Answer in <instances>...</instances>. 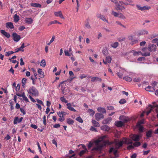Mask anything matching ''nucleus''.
I'll use <instances>...</instances> for the list:
<instances>
[{"instance_id":"f257e3e1","label":"nucleus","mask_w":158,"mask_h":158,"mask_svg":"<svg viewBox=\"0 0 158 158\" xmlns=\"http://www.w3.org/2000/svg\"><path fill=\"white\" fill-rule=\"evenodd\" d=\"M27 92L28 94H31L35 96H37L39 95L38 90L34 86L30 87L29 90H27Z\"/></svg>"},{"instance_id":"f03ea898","label":"nucleus","mask_w":158,"mask_h":158,"mask_svg":"<svg viewBox=\"0 0 158 158\" xmlns=\"http://www.w3.org/2000/svg\"><path fill=\"white\" fill-rule=\"evenodd\" d=\"M142 135H141L132 134L131 138L135 141H139L140 138H141Z\"/></svg>"},{"instance_id":"7ed1b4c3","label":"nucleus","mask_w":158,"mask_h":158,"mask_svg":"<svg viewBox=\"0 0 158 158\" xmlns=\"http://www.w3.org/2000/svg\"><path fill=\"white\" fill-rule=\"evenodd\" d=\"M147 49L150 52H155L156 50V46L153 44H149Z\"/></svg>"},{"instance_id":"20e7f679","label":"nucleus","mask_w":158,"mask_h":158,"mask_svg":"<svg viewBox=\"0 0 158 158\" xmlns=\"http://www.w3.org/2000/svg\"><path fill=\"white\" fill-rule=\"evenodd\" d=\"M104 145L103 144H99L96 146V147L93 148L92 150L94 151L95 150L97 151L101 152L102 149V148Z\"/></svg>"},{"instance_id":"39448f33","label":"nucleus","mask_w":158,"mask_h":158,"mask_svg":"<svg viewBox=\"0 0 158 158\" xmlns=\"http://www.w3.org/2000/svg\"><path fill=\"white\" fill-rule=\"evenodd\" d=\"M12 36L13 37V40L17 42L19 41L21 38L20 36L15 32L13 33Z\"/></svg>"},{"instance_id":"423d86ee","label":"nucleus","mask_w":158,"mask_h":158,"mask_svg":"<svg viewBox=\"0 0 158 158\" xmlns=\"http://www.w3.org/2000/svg\"><path fill=\"white\" fill-rule=\"evenodd\" d=\"M95 119L97 121H99L101 119L103 118L104 115L100 113H97L95 114Z\"/></svg>"},{"instance_id":"0eeeda50","label":"nucleus","mask_w":158,"mask_h":158,"mask_svg":"<svg viewBox=\"0 0 158 158\" xmlns=\"http://www.w3.org/2000/svg\"><path fill=\"white\" fill-rule=\"evenodd\" d=\"M136 6L138 10H140L141 11H143L144 10H149L151 8L150 6H146L141 7L140 5H136Z\"/></svg>"},{"instance_id":"6e6552de","label":"nucleus","mask_w":158,"mask_h":158,"mask_svg":"<svg viewBox=\"0 0 158 158\" xmlns=\"http://www.w3.org/2000/svg\"><path fill=\"white\" fill-rule=\"evenodd\" d=\"M73 105V103H67L66 104L67 108L70 111H73L74 112H76L77 110L75 109L74 108L72 107V106Z\"/></svg>"},{"instance_id":"1a4fd4ad","label":"nucleus","mask_w":158,"mask_h":158,"mask_svg":"<svg viewBox=\"0 0 158 158\" xmlns=\"http://www.w3.org/2000/svg\"><path fill=\"white\" fill-rule=\"evenodd\" d=\"M115 148L118 149L120 147H122L123 143V141H121L118 142L115 141Z\"/></svg>"},{"instance_id":"9d476101","label":"nucleus","mask_w":158,"mask_h":158,"mask_svg":"<svg viewBox=\"0 0 158 158\" xmlns=\"http://www.w3.org/2000/svg\"><path fill=\"white\" fill-rule=\"evenodd\" d=\"M57 114L60 117H62L63 118H64V116L67 114H68L69 113L64 111H59L57 112Z\"/></svg>"},{"instance_id":"9b49d317","label":"nucleus","mask_w":158,"mask_h":158,"mask_svg":"<svg viewBox=\"0 0 158 158\" xmlns=\"http://www.w3.org/2000/svg\"><path fill=\"white\" fill-rule=\"evenodd\" d=\"M112 152H113L114 155H115L117 154L118 152V149H116V148H114L113 147H111L110 148L109 151V153L110 154H111Z\"/></svg>"},{"instance_id":"f8f14e48","label":"nucleus","mask_w":158,"mask_h":158,"mask_svg":"<svg viewBox=\"0 0 158 158\" xmlns=\"http://www.w3.org/2000/svg\"><path fill=\"white\" fill-rule=\"evenodd\" d=\"M123 143L125 144H132L133 142L132 141L129 139H127V138H123Z\"/></svg>"},{"instance_id":"ddd939ff","label":"nucleus","mask_w":158,"mask_h":158,"mask_svg":"<svg viewBox=\"0 0 158 158\" xmlns=\"http://www.w3.org/2000/svg\"><path fill=\"white\" fill-rule=\"evenodd\" d=\"M23 119V118L22 117H21L19 119V117L18 116L15 117L14 119V124H17V123H20L22 121Z\"/></svg>"},{"instance_id":"4468645a","label":"nucleus","mask_w":158,"mask_h":158,"mask_svg":"<svg viewBox=\"0 0 158 158\" xmlns=\"http://www.w3.org/2000/svg\"><path fill=\"white\" fill-rule=\"evenodd\" d=\"M133 2V1L132 0H124V2H122L123 4H124L125 5H131L132 6H134V4H131V3Z\"/></svg>"},{"instance_id":"2eb2a0df","label":"nucleus","mask_w":158,"mask_h":158,"mask_svg":"<svg viewBox=\"0 0 158 158\" xmlns=\"http://www.w3.org/2000/svg\"><path fill=\"white\" fill-rule=\"evenodd\" d=\"M55 15L57 17H59L62 19H64V18L60 11L54 12Z\"/></svg>"},{"instance_id":"dca6fc26","label":"nucleus","mask_w":158,"mask_h":158,"mask_svg":"<svg viewBox=\"0 0 158 158\" xmlns=\"http://www.w3.org/2000/svg\"><path fill=\"white\" fill-rule=\"evenodd\" d=\"M1 33L6 37L7 38H8L10 36V34L6 32L4 30H1L0 31Z\"/></svg>"},{"instance_id":"f3484780","label":"nucleus","mask_w":158,"mask_h":158,"mask_svg":"<svg viewBox=\"0 0 158 158\" xmlns=\"http://www.w3.org/2000/svg\"><path fill=\"white\" fill-rule=\"evenodd\" d=\"M116 9L117 10H119L121 11H122L123 10L125 9V8L123 6L120 5L118 4H116Z\"/></svg>"},{"instance_id":"a211bd4d","label":"nucleus","mask_w":158,"mask_h":158,"mask_svg":"<svg viewBox=\"0 0 158 158\" xmlns=\"http://www.w3.org/2000/svg\"><path fill=\"white\" fill-rule=\"evenodd\" d=\"M25 22V23L28 24H31L33 22V20L31 18H26Z\"/></svg>"},{"instance_id":"6ab92c4d","label":"nucleus","mask_w":158,"mask_h":158,"mask_svg":"<svg viewBox=\"0 0 158 158\" xmlns=\"http://www.w3.org/2000/svg\"><path fill=\"white\" fill-rule=\"evenodd\" d=\"M6 26L7 28H10L11 29L14 28L13 23L11 22L6 23Z\"/></svg>"},{"instance_id":"aec40b11","label":"nucleus","mask_w":158,"mask_h":158,"mask_svg":"<svg viewBox=\"0 0 158 158\" xmlns=\"http://www.w3.org/2000/svg\"><path fill=\"white\" fill-rule=\"evenodd\" d=\"M38 72L39 74V77L41 78H43L44 77V73L42 71V69H39L38 70Z\"/></svg>"},{"instance_id":"412c9836","label":"nucleus","mask_w":158,"mask_h":158,"mask_svg":"<svg viewBox=\"0 0 158 158\" xmlns=\"http://www.w3.org/2000/svg\"><path fill=\"white\" fill-rule=\"evenodd\" d=\"M124 123L121 121H116L115 122V125L117 127H121L123 125Z\"/></svg>"},{"instance_id":"4be33fe9","label":"nucleus","mask_w":158,"mask_h":158,"mask_svg":"<svg viewBox=\"0 0 158 158\" xmlns=\"http://www.w3.org/2000/svg\"><path fill=\"white\" fill-rule=\"evenodd\" d=\"M145 90L147 91L150 92H154L155 91L154 88L149 85L145 88Z\"/></svg>"},{"instance_id":"5701e85b","label":"nucleus","mask_w":158,"mask_h":158,"mask_svg":"<svg viewBox=\"0 0 158 158\" xmlns=\"http://www.w3.org/2000/svg\"><path fill=\"white\" fill-rule=\"evenodd\" d=\"M91 81L92 82H94L96 81H99L101 82L102 81V79L100 78L94 77L91 78Z\"/></svg>"},{"instance_id":"b1692460","label":"nucleus","mask_w":158,"mask_h":158,"mask_svg":"<svg viewBox=\"0 0 158 158\" xmlns=\"http://www.w3.org/2000/svg\"><path fill=\"white\" fill-rule=\"evenodd\" d=\"M112 119L111 118H109L106 119L104 120L102 123L103 124H108L110 123V121Z\"/></svg>"},{"instance_id":"393cba45","label":"nucleus","mask_w":158,"mask_h":158,"mask_svg":"<svg viewBox=\"0 0 158 158\" xmlns=\"http://www.w3.org/2000/svg\"><path fill=\"white\" fill-rule=\"evenodd\" d=\"M101 128V130L107 131H109L110 129V127L107 125L102 126Z\"/></svg>"},{"instance_id":"a878e982","label":"nucleus","mask_w":158,"mask_h":158,"mask_svg":"<svg viewBox=\"0 0 158 158\" xmlns=\"http://www.w3.org/2000/svg\"><path fill=\"white\" fill-rule=\"evenodd\" d=\"M97 17L98 18H100L101 19H102L103 21H104V22H107V23H108V20H107L105 18V17L103 15H99Z\"/></svg>"},{"instance_id":"bb28decb","label":"nucleus","mask_w":158,"mask_h":158,"mask_svg":"<svg viewBox=\"0 0 158 158\" xmlns=\"http://www.w3.org/2000/svg\"><path fill=\"white\" fill-rule=\"evenodd\" d=\"M148 31L145 30H142L139 31L138 34L139 35H143L145 34H148Z\"/></svg>"},{"instance_id":"cd10ccee","label":"nucleus","mask_w":158,"mask_h":158,"mask_svg":"<svg viewBox=\"0 0 158 158\" xmlns=\"http://www.w3.org/2000/svg\"><path fill=\"white\" fill-rule=\"evenodd\" d=\"M66 122L69 125H73L74 123V121L70 118L66 119Z\"/></svg>"},{"instance_id":"c85d7f7f","label":"nucleus","mask_w":158,"mask_h":158,"mask_svg":"<svg viewBox=\"0 0 158 158\" xmlns=\"http://www.w3.org/2000/svg\"><path fill=\"white\" fill-rule=\"evenodd\" d=\"M97 110L99 112L102 113H106V111L105 109L101 107H98L97 109Z\"/></svg>"},{"instance_id":"c756f323","label":"nucleus","mask_w":158,"mask_h":158,"mask_svg":"<svg viewBox=\"0 0 158 158\" xmlns=\"http://www.w3.org/2000/svg\"><path fill=\"white\" fill-rule=\"evenodd\" d=\"M31 5L32 6L34 7H38L41 8L42 7L41 5L38 3H32Z\"/></svg>"},{"instance_id":"7c9ffc66","label":"nucleus","mask_w":158,"mask_h":158,"mask_svg":"<svg viewBox=\"0 0 158 158\" xmlns=\"http://www.w3.org/2000/svg\"><path fill=\"white\" fill-rule=\"evenodd\" d=\"M92 122L93 124V125L95 127H99L100 125L99 123L96 121L95 120H92Z\"/></svg>"},{"instance_id":"2f4dec72","label":"nucleus","mask_w":158,"mask_h":158,"mask_svg":"<svg viewBox=\"0 0 158 158\" xmlns=\"http://www.w3.org/2000/svg\"><path fill=\"white\" fill-rule=\"evenodd\" d=\"M14 21L16 23L18 22L19 20V15H17V14H15L14 17Z\"/></svg>"},{"instance_id":"473e14b6","label":"nucleus","mask_w":158,"mask_h":158,"mask_svg":"<svg viewBox=\"0 0 158 158\" xmlns=\"http://www.w3.org/2000/svg\"><path fill=\"white\" fill-rule=\"evenodd\" d=\"M27 79L25 78H23L22 80V85L24 88L25 87V85L26 83Z\"/></svg>"},{"instance_id":"72a5a7b5","label":"nucleus","mask_w":158,"mask_h":158,"mask_svg":"<svg viewBox=\"0 0 158 158\" xmlns=\"http://www.w3.org/2000/svg\"><path fill=\"white\" fill-rule=\"evenodd\" d=\"M152 131L151 130L148 131L146 133V136L147 138H150L152 136Z\"/></svg>"},{"instance_id":"f704fd0d","label":"nucleus","mask_w":158,"mask_h":158,"mask_svg":"<svg viewBox=\"0 0 158 158\" xmlns=\"http://www.w3.org/2000/svg\"><path fill=\"white\" fill-rule=\"evenodd\" d=\"M118 45V42H115L112 43L111 46L114 48H116Z\"/></svg>"},{"instance_id":"c9c22d12","label":"nucleus","mask_w":158,"mask_h":158,"mask_svg":"<svg viewBox=\"0 0 158 158\" xmlns=\"http://www.w3.org/2000/svg\"><path fill=\"white\" fill-rule=\"evenodd\" d=\"M88 112L89 113L90 115L93 116L95 114V111L92 109H89L88 110Z\"/></svg>"},{"instance_id":"e433bc0d","label":"nucleus","mask_w":158,"mask_h":158,"mask_svg":"<svg viewBox=\"0 0 158 158\" xmlns=\"http://www.w3.org/2000/svg\"><path fill=\"white\" fill-rule=\"evenodd\" d=\"M135 142L133 144V145L134 147H138L140 145L141 143H140V142H139V141H135Z\"/></svg>"},{"instance_id":"4c0bfd02","label":"nucleus","mask_w":158,"mask_h":158,"mask_svg":"<svg viewBox=\"0 0 158 158\" xmlns=\"http://www.w3.org/2000/svg\"><path fill=\"white\" fill-rule=\"evenodd\" d=\"M123 79L127 81H132V78L131 77L127 76L123 77Z\"/></svg>"},{"instance_id":"58836bf2","label":"nucleus","mask_w":158,"mask_h":158,"mask_svg":"<svg viewBox=\"0 0 158 158\" xmlns=\"http://www.w3.org/2000/svg\"><path fill=\"white\" fill-rule=\"evenodd\" d=\"M139 53H141V55L144 56H149L150 55V53L149 52H146L144 53H142L141 52H139Z\"/></svg>"},{"instance_id":"ea45409f","label":"nucleus","mask_w":158,"mask_h":158,"mask_svg":"<svg viewBox=\"0 0 158 158\" xmlns=\"http://www.w3.org/2000/svg\"><path fill=\"white\" fill-rule=\"evenodd\" d=\"M149 106L151 108L150 109V110L146 112V114L147 115H148V114L151 112V111L153 109V106L152 105H150Z\"/></svg>"},{"instance_id":"a19ab883","label":"nucleus","mask_w":158,"mask_h":158,"mask_svg":"<svg viewBox=\"0 0 158 158\" xmlns=\"http://www.w3.org/2000/svg\"><path fill=\"white\" fill-rule=\"evenodd\" d=\"M40 66L43 67H45L46 65L45 61L44 59H43L41 62Z\"/></svg>"},{"instance_id":"79ce46f5","label":"nucleus","mask_w":158,"mask_h":158,"mask_svg":"<svg viewBox=\"0 0 158 158\" xmlns=\"http://www.w3.org/2000/svg\"><path fill=\"white\" fill-rule=\"evenodd\" d=\"M106 60L107 63H110L111 62L112 59L110 56H108L106 57Z\"/></svg>"},{"instance_id":"37998d69","label":"nucleus","mask_w":158,"mask_h":158,"mask_svg":"<svg viewBox=\"0 0 158 158\" xmlns=\"http://www.w3.org/2000/svg\"><path fill=\"white\" fill-rule=\"evenodd\" d=\"M111 14L115 17H118L119 13H118L115 11H114V10H112Z\"/></svg>"},{"instance_id":"c03bdc74","label":"nucleus","mask_w":158,"mask_h":158,"mask_svg":"<svg viewBox=\"0 0 158 158\" xmlns=\"http://www.w3.org/2000/svg\"><path fill=\"white\" fill-rule=\"evenodd\" d=\"M126 102V101L125 99L122 98L119 101V103L120 104H123Z\"/></svg>"},{"instance_id":"a18cd8bd","label":"nucleus","mask_w":158,"mask_h":158,"mask_svg":"<svg viewBox=\"0 0 158 158\" xmlns=\"http://www.w3.org/2000/svg\"><path fill=\"white\" fill-rule=\"evenodd\" d=\"M87 151L85 150H82L81 151L79 154V155L80 156H81L82 155L84 154Z\"/></svg>"},{"instance_id":"49530a36","label":"nucleus","mask_w":158,"mask_h":158,"mask_svg":"<svg viewBox=\"0 0 158 158\" xmlns=\"http://www.w3.org/2000/svg\"><path fill=\"white\" fill-rule=\"evenodd\" d=\"M60 100L62 102L65 103H67L68 102V100H66L64 97H61L60 98Z\"/></svg>"},{"instance_id":"de8ad7c7","label":"nucleus","mask_w":158,"mask_h":158,"mask_svg":"<svg viewBox=\"0 0 158 158\" xmlns=\"http://www.w3.org/2000/svg\"><path fill=\"white\" fill-rule=\"evenodd\" d=\"M123 72H121L120 71L119 72H118L117 73V75L118 76V77L119 78H122V76L123 75Z\"/></svg>"},{"instance_id":"09e8293b","label":"nucleus","mask_w":158,"mask_h":158,"mask_svg":"<svg viewBox=\"0 0 158 158\" xmlns=\"http://www.w3.org/2000/svg\"><path fill=\"white\" fill-rule=\"evenodd\" d=\"M36 100L38 103L42 105V106H44V103L42 101L40 100L38 98L36 99Z\"/></svg>"},{"instance_id":"8fccbe9b","label":"nucleus","mask_w":158,"mask_h":158,"mask_svg":"<svg viewBox=\"0 0 158 158\" xmlns=\"http://www.w3.org/2000/svg\"><path fill=\"white\" fill-rule=\"evenodd\" d=\"M16 95L19 97H22V98L26 96L24 92H23L22 94H20L19 93H17L16 94Z\"/></svg>"},{"instance_id":"3c124183","label":"nucleus","mask_w":158,"mask_h":158,"mask_svg":"<svg viewBox=\"0 0 158 158\" xmlns=\"http://www.w3.org/2000/svg\"><path fill=\"white\" fill-rule=\"evenodd\" d=\"M76 119L80 123H82L83 122V120L82 119L80 116L77 118Z\"/></svg>"},{"instance_id":"603ef678","label":"nucleus","mask_w":158,"mask_h":158,"mask_svg":"<svg viewBox=\"0 0 158 158\" xmlns=\"http://www.w3.org/2000/svg\"><path fill=\"white\" fill-rule=\"evenodd\" d=\"M20 84H18L15 87V90L16 91H18L20 89Z\"/></svg>"},{"instance_id":"864d4df0","label":"nucleus","mask_w":158,"mask_h":158,"mask_svg":"<svg viewBox=\"0 0 158 158\" xmlns=\"http://www.w3.org/2000/svg\"><path fill=\"white\" fill-rule=\"evenodd\" d=\"M138 40H134L133 41L131 42L130 43V44L131 45H133L134 44H136L138 43Z\"/></svg>"},{"instance_id":"5fc2aeb1","label":"nucleus","mask_w":158,"mask_h":158,"mask_svg":"<svg viewBox=\"0 0 158 158\" xmlns=\"http://www.w3.org/2000/svg\"><path fill=\"white\" fill-rule=\"evenodd\" d=\"M31 70L32 71L33 73L34 74V75L35 77H36V76L37 75V73H36V71L35 70V69L34 68H31ZM36 78H37L36 77Z\"/></svg>"},{"instance_id":"6e6d98bb","label":"nucleus","mask_w":158,"mask_h":158,"mask_svg":"<svg viewBox=\"0 0 158 158\" xmlns=\"http://www.w3.org/2000/svg\"><path fill=\"white\" fill-rule=\"evenodd\" d=\"M118 17L122 19H126L125 17L121 13H119Z\"/></svg>"},{"instance_id":"4d7b16f0","label":"nucleus","mask_w":158,"mask_h":158,"mask_svg":"<svg viewBox=\"0 0 158 158\" xmlns=\"http://www.w3.org/2000/svg\"><path fill=\"white\" fill-rule=\"evenodd\" d=\"M139 126V131L141 132H143V127L141 125Z\"/></svg>"},{"instance_id":"13d9d810","label":"nucleus","mask_w":158,"mask_h":158,"mask_svg":"<svg viewBox=\"0 0 158 158\" xmlns=\"http://www.w3.org/2000/svg\"><path fill=\"white\" fill-rule=\"evenodd\" d=\"M14 53L15 52L13 51H9L7 52H6L5 55L6 56H9L10 55Z\"/></svg>"},{"instance_id":"bf43d9fd","label":"nucleus","mask_w":158,"mask_h":158,"mask_svg":"<svg viewBox=\"0 0 158 158\" xmlns=\"http://www.w3.org/2000/svg\"><path fill=\"white\" fill-rule=\"evenodd\" d=\"M134 148V146H132V144L131 145H130L127 146V149L128 150H130L131 149H133Z\"/></svg>"},{"instance_id":"052dcab7","label":"nucleus","mask_w":158,"mask_h":158,"mask_svg":"<svg viewBox=\"0 0 158 158\" xmlns=\"http://www.w3.org/2000/svg\"><path fill=\"white\" fill-rule=\"evenodd\" d=\"M57 21L56 20H54L53 21L50 22L49 24H48V25H50L54 24H56L57 23Z\"/></svg>"},{"instance_id":"680f3d73","label":"nucleus","mask_w":158,"mask_h":158,"mask_svg":"<svg viewBox=\"0 0 158 158\" xmlns=\"http://www.w3.org/2000/svg\"><path fill=\"white\" fill-rule=\"evenodd\" d=\"M125 40V38L124 37L122 38H119L118 39V41L120 42H121L122 41H124Z\"/></svg>"},{"instance_id":"e2e57ef3","label":"nucleus","mask_w":158,"mask_h":158,"mask_svg":"<svg viewBox=\"0 0 158 158\" xmlns=\"http://www.w3.org/2000/svg\"><path fill=\"white\" fill-rule=\"evenodd\" d=\"M145 59V58L144 57H141L137 59V60L139 61H141L144 60Z\"/></svg>"},{"instance_id":"0e129e2a","label":"nucleus","mask_w":158,"mask_h":158,"mask_svg":"<svg viewBox=\"0 0 158 158\" xmlns=\"http://www.w3.org/2000/svg\"><path fill=\"white\" fill-rule=\"evenodd\" d=\"M107 109L108 110H111L114 109V107L111 106H107Z\"/></svg>"},{"instance_id":"69168bd1","label":"nucleus","mask_w":158,"mask_h":158,"mask_svg":"<svg viewBox=\"0 0 158 158\" xmlns=\"http://www.w3.org/2000/svg\"><path fill=\"white\" fill-rule=\"evenodd\" d=\"M20 111L21 113H22L23 115H24L26 113V111H25V110L23 109V108H20Z\"/></svg>"},{"instance_id":"338daca9","label":"nucleus","mask_w":158,"mask_h":158,"mask_svg":"<svg viewBox=\"0 0 158 158\" xmlns=\"http://www.w3.org/2000/svg\"><path fill=\"white\" fill-rule=\"evenodd\" d=\"M25 28V27L24 26H20L19 28V30L20 31H22Z\"/></svg>"},{"instance_id":"774afa93","label":"nucleus","mask_w":158,"mask_h":158,"mask_svg":"<svg viewBox=\"0 0 158 158\" xmlns=\"http://www.w3.org/2000/svg\"><path fill=\"white\" fill-rule=\"evenodd\" d=\"M93 143L91 142H90L88 145V149H90L93 146Z\"/></svg>"}]
</instances>
